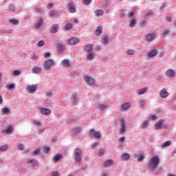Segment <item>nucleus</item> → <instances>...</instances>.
Returning <instances> with one entry per match:
<instances>
[{"label": "nucleus", "instance_id": "nucleus-51", "mask_svg": "<svg viewBox=\"0 0 176 176\" xmlns=\"http://www.w3.org/2000/svg\"><path fill=\"white\" fill-rule=\"evenodd\" d=\"M50 151V147L46 146L44 148V153H49Z\"/></svg>", "mask_w": 176, "mask_h": 176}, {"label": "nucleus", "instance_id": "nucleus-42", "mask_svg": "<svg viewBox=\"0 0 176 176\" xmlns=\"http://www.w3.org/2000/svg\"><path fill=\"white\" fill-rule=\"evenodd\" d=\"M37 46L39 47H42V46H45V41L43 40H41L37 43Z\"/></svg>", "mask_w": 176, "mask_h": 176}, {"label": "nucleus", "instance_id": "nucleus-40", "mask_svg": "<svg viewBox=\"0 0 176 176\" xmlns=\"http://www.w3.org/2000/svg\"><path fill=\"white\" fill-rule=\"evenodd\" d=\"M148 126H149V122L148 121H144V122L141 124L142 129H146Z\"/></svg>", "mask_w": 176, "mask_h": 176}, {"label": "nucleus", "instance_id": "nucleus-14", "mask_svg": "<svg viewBox=\"0 0 176 176\" xmlns=\"http://www.w3.org/2000/svg\"><path fill=\"white\" fill-rule=\"evenodd\" d=\"M157 54V50L156 49H154L147 53V56L148 57H149V58H152V57H155V56H156Z\"/></svg>", "mask_w": 176, "mask_h": 176}, {"label": "nucleus", "instance_id": "nucleus-20", "mask_svg": "<svg viewBox=\"0 0 176 176\" xmlns=\"http://www.w3.org/2000/svg\"><path fill=\"white\" fill-rule=\"evenodd\" d=\"M50 32L52 34H56L58 32V25H53L50 29Z\"/></svg>", "mask_w": 176, "mask_h": 176}, {"label": "nucleus", "instance_id": "nucleus-60", "mask_svg": "<svg viewBox=\"0 0 176 176\" xmlns=\"http://www.w3.org/2000/svg\"><path fill=\"white\" fill-rule=\"evenodd\" d=\"M72 98L74 100V101H76V100H78V96L76 94H73Z\"/></svg>", "mask_w": 176, "mask_h": 176}, {"label": "nucleus", "instance_id": "nucleus-48", "mask_svg": "<svg viewBox=\"0 0 176 176\" xmlns=\"http://www.w3.org/2000/svg\"><path fill=\"white\" fill-rule=\"evenodd\" d=\"M168 34H170V30H168V29L164 30V32L162 33L163 36H166V35H168Z\"/></svg>", "mask_w": 176, "mask_h": 176}, {"label": "nucleus", "instance_id": "nucleus-43", "mask_svg": "<svg viewBox=\"0 0 176 176\" xmlns=\"http://www.w3.org/2000/svg\"><path fill=\"white\" fill-rule=\"evenodd\" d=\"M72 28V23H67L65 26V30H68Z\"/></svg>", "mask_w": 176, "mask_h": 176}, {"label": "nucleus", "instance_id": "nucleus-9", "mask_svg": "<svg viewBox=\"0 0 176 176\" xmlns=\"http://www.w3.org/2000/svg\"><path fill=\"white\" fill-rule=\"evenodd\" d=\"M42 25H43V18H40L34 25V28L36 30H42Z\"/></svg>", "mask_w": 176, "mask_h": 176}, {"label": "nucleus", "instance_id": "nucleus-12", "mask_svg": "<svg viewBox=\"0 0 176 176\" xmlns=\"http://www.w3.org/2000/svg\"><path fill=\"white\" fill-rule=\"evenodd\" d=\"M156 38V34L151 33L148 34L146 38V42H153L154 39Z\"/></svg>", "mask_w": 176, "mask_h": 176}, {"label": "nucleus", "instance_id": "nucleus-64", "mask_svg": "<svg viewBox=\"0 0 176 176\" xmlns=\"http://www.w3.org/2000/svg\"><path fill=\"white\" fill-rule=\"evenodd\" d=\"M151 120H155L156 119V115H153L151 117Z\"/></svg>", "mask_w": 176, "mask_h": 176}, {"label": "nucleus", "instance_id": "nucleus-47", "mask_svg": "<svg viewBox=\"0 0 176 176\" xmlns=\"http://www.w3.org/2000/svg\"><path fill=\"white\" fill-rule=\"evenodd\" d=\"M105 152V150L102 149V148H100L98 152V156H102L104 155Z\"/></svg>", "mask_w": 176, "mask_h": 176}, {"label": "nucleus", "instance_id": "nucleus-35", "mask_svg": "<svg viewBox=\"0 0 176 176\" xmlns=\"http://www.w3.org/2000/svg\"><path fill=\"white\" fill-rule=\"evenodd\" d=\"M9 146L8 144H4L0 146V151L6 152V150L8 149Z\"/></svg>", "mask_w": 176, "mask_h": 176}, {"label": "nucleus", "instance_id": "nucleus-30", "mask_svg": "<svg viewBox=\"0 0 176 176\" xmlns=\"http://www.w3.org/2000/svg\"><path fill=\"white\" fill-rule=\"evenodd\" d=\"M171 145V141L167 140L162 144V149L164 148H166L167 146H170Z\"/></svg>", "mask_w": 176, "mask_h": 176}, {"label": "nucleus", "instance_id": "nucleus-61", "mask_svg": "<svg viewBox=\"0 0 176 176\" xmlns=\"http://www.w3.org/2000/svg\"><path fill=\"white\" fill-rule=\"evenodd\" d=\"M44 57L47 58V57H50V52H46L44 55Z\"/></svg>", "mask_w": 176, "mask_h": 176}, {"label": "nucleus", "instance_id": "nucleus-34", "mask_svg": "<svg viewBox=\"0 0 176 176\" xmlns=\"http://www.w3.org/2000/svg\"><path fill=\"white\" fill-rule=\"evenodd\" d=\"M61 159H63V155L61 154H56L54 157L55 162H58V160H61Z\"/></svg>", "mask_w": 176, "mask_h": 176}, {"label": "nucleus", "instance_id": "nucleus-13", "mask_svg": "<svg viewBox=\"0 0 176 176\" xmlns=\"http://www.w3.org/2000/svg\"><path fill=\"white\" fill-rule=\"evenodd\" d=\"M40 112L42 113V115H44L45 116L47 115H50L52 113V111L49 109H45V108H41L40 109Z\"/></svg>", "mask_w": 176, "mask_h": 176}, {"label": "nucleus", "instance_id": "nucleus-54", "mask_svg": "<svg viewBox=\"0 0 176 176\" xmlns=\"http://www.w3.org/2000/svg\"><path fill=\"white\" fill-rule=\"evenodd\" d=\"M33 124H34V126H41V124H42V123H41V122H39V121H34V122H33Z\"/></svg>", "mask_w": 176, "mask_h": 176}, {"label": "nucleus", "instance_id": "nucleus-11", "mask_svg": "<svg viewBox=\"0 0 176 176\" xmlns=\"http://www.w3.org/2000/svg\"><path fill=\"white\" fill-rule=\"evenodd\" d=\"M160 96L161 98H167V97H168L169 96V94L168 92H167V90H166V89L164 88L160 90Z\"/></svg>", "mask_w": 176, "mask_h": 176}, {"label": "nucleus", "instance_id": "nucleus-7", "mask_svg": "<svg viewBox=\"0 0 176 176\" xmlns=\"http://www.w3.org/2000/svg\"><path fill=\"white\" fill-rule=\"evenodd\" d=\"M80 41L76 37H72L68 40L67 45H70L71 46H75V45H78Z\"/></svg>", "mask_w": 176, "mask_h": 176}, {"label": "nucleus", "instance_id": "nucleus-10", "mask_svg": "<svg viewBox=\"0 0 176 176\" xmlns=\"http://www.w3.org/2000/svg\"><path fill=\"white\" fill-rule=\"evenodd\" d=\"M164 124V120H160L157 124L154 125V129L155 130H159L163 127V125Z\"/></svg>", "mask_w": 176, "mask_h": 176}, {"label": "nucleus", "instance_id": "nucleus-63", "mask_svg": "<svg viewBox=\"0 0 176 176\" xmlns=\"http://www.w3.org/2000/svg\"><path fill=\"white\" fill-rule=\"evenodd\" d=\"M96 146H98V143L96 142L92 144V148H96Z\"/></svg>", "mask_w": 176, "mask_h": 176}, {"label": "nucleus", "instance_id": "nucleus-24", "mask_svg": "<svg viewBox=\"0 0 176 176\" xmlns=\"http://www.w3.org/2000/svg\"><path fill=\"white\" fill-rule=\"evenodd\" d=\"M61 64L64 67H67V68H69V67H71V64H69V60L68 59L62 60Z\"/></svg>", "mask_w": 176, "mask_h": 176}, {"label": "nucleus", "instance_id": "nucleus-17", "mask_svg": "<svg viewBox=\"0 0 176 176\" xmlns=\"http://www.w3.org/2000/svg\"><path fill=\"white\" fill-rule=\"evenodd\" d=\"M27 163H30L31 166L32 167H36V166H38V160H36V159H32V160H28L27 161Z\"/></svg>", "mask_w": 176, "mask_h": 176}, {"label": "nucleus", "instance_id": "nucleus-18", "mask_svg": "<svg viewBox=\"0 0 176 176\" xmlns=\"http://www.w3.org/2000/svg\"><path fill=\"white\" fill-rule=\"evenodd\" d=\"M32 74H41V72H42V68L39 67H34L32 69Z\"/></svg>", "mask_w": 176, "mask_h": 176}, {"label": "nucleus", "instance_id": "nucleus-23", "mask_svg": "<svg viewBox=\"0 0 176 176\" xmlns=\"http://www.w3.org/2000/svg\"><path fill=\"white\" fill-rule=\"evenodd\" d=\"M56 49L58 50V52H64V50H65V47L62 43H58L56 45Z\"/></svg>", "mask_w": 176, "mask_h": 176}, {"label": "nucleus", "instance_id": "nucleus-32", "mask_svg": "<svg viewBox=\"0 0 176 176\" xmlns=\"http://www.w3.org/2000/svg\"><path fill=\"white\" fill-rule=\"evenodd\" d=\"M36 90V86L35 85H30L28 87V93H34Z\"/></svg>", "mask_w": 176, "mask_h": 176}, {"label": "nucleus", "instance_id": "nucleus-37", "mask_svg": "<svg viewBox=\"0 0 176 176\" xmlns=\"http://www.w3.org/2000/svg\"><path fill=\"white\" fill-rule=\"evenodd\" d=\"M102 43H104V46H107L109 40H108V37L107 36H104L102 37Z\"/></svg>", "mask_w": 176, "mask_h": 176}, {"label": "nucleus", "instance_id": "nucleus-33", "mask_svg": "<svg viewBox=\"0 0 176 176\" xmlns=\"http://www.w3.org/2000/svg\"><path fill=\"white\" fill-rule=\"evenodd\" d=\"M135 156L137 157L138 162H141L142 160H144V155L142 154H135Z\"/></svg>", "mask_w": 176, "mask_h": 176}, {"label": "nucleus", "instance_id": "nucleus-62", "mask_svg": "<svg viewBox=\"0 0 176 176\" xmlns=\"http://www.w3.org/2000/svg\"><path fill=\"white\" fill-rule=\"evenodd\" d=\"M133 16H134V12H130L129 13L128 17H133Z\"/></svg>", "mask_w": 176, "mask_h": 176}, {"label": "nucleus", "instance_id": "nucleus-16", "mask_svg": "<svg viewBox=\"0 0 176 176\" xmlns=\"http://www.w3.org/2000/svg\"><path fill=\"white\" fill-rule=\"evenodd\" d=\"M175 75V72L173 69H168L166 72V76H168V78H173Z\"/></svg>", "mask_w": 176, "mask_h": 176}, {"label": "nucleus", "instance_id": "nucleus-39", "mask_svg": "<svg viewBox=\"0 0 176 176\" xmlns=\"http://www.w3.org/2000/svg\"><path fill=\"white\" fill-rule=\"evenodd\" d=\"M9 21L12 25H17V24H19L17 19H10Z\"/></svg>", "mask_w": 176, "mask_h": 176}, {"label": "nucleus", "instance_id": "nucleus-55", "mask_svg": "<svg viewBox=\"0 0 176 176\" xmlns=\"http://www.w3.org/2000/svg\"><path fill=\"white\" fill-rule=\"evenodd\" d=\"M91 0H84V5H90Z\"/></svg>", "mask_w": 176, "mask_h": 176}, {"label": "nucleus", "instance_id": "nucleus-31", "mask_svg": "<svg viewBox=\"0 0 176 176\" xmlns=\"http://www.w3.org/2000/svg\"><path fill=\"white\" fill-rule=\"evenodd\" d=\"M109 107V106L108 104H100L98 107V109H100V111H104V109H107Z\"/></svg>", "mask_w": 176, "mask_h": 176}, {"label": "nucleus", "instance_id": "nucleus-59", "mask_svg": "<svg viewBox=\"0 0 176 176\" xmlns=\"http://www.w3.org/2000/svg\"><path fill=\"white\" fill-rule=\"evenodd\" d=\"M124 140H126L125 137H122V138H119L120 142H124Z\"/></svg>", "mask_w": 176, "mask_h": 176}, {"label": "nucleus", "instance_id": "nucleus-58", "mask_svg": "<svg viewBox=\"0 0 176 176\" xmlns=\"http://www.w3.org/2000/svg\"><path fill=\"white\" fill-rule=\"evenodd\" d=\"M52 176H58V175H60V174L58 173V172L54 171V172H53V173H52Z\"/></svg>", "mask_w": 176, "mask_h": 176}, {"label": "nucleus", "instance_id": "nucleus-4", "mask_svg": "<svg viewBox=\"0 0 176 176\" xmlns=\"http://www.w3.org/2000/svg\"><path fill=\"white\" fill-rule=\"evenodd\" d=\"M89 135L92 138L94 137V138H101V133L100 131H96L94 129H91L89 131L88 133Z\"/></svg>", "mask_w": 176, "mask_h": 176}, {"label": "nucleus", "instance_id": "nucleus-2", "mask_svg": "<svg viewBox=\"0 0 176 176\" xmlns=\"http://www.w3.org/2000/svg\"><path fill=\"white\" fill-rule=\"evenodd\" d=\"M52 65H54V60L53 59H48L43 64V67L45 71H50Z\"/></svg>", "mask_w": 176, "mask_h": 176}, {"label": "nucleus", "instance_id": "nucleus-6", "mask_svg": "<svg viewBox=\"0 0 176 176\" xmlns=\"http://www.w3.org/2000/svg\"><path fill=\"white\" fill-rule=\"evenodd\" d=\"M84 80L88 85L89 86H93L94 85L96 80L94 79L89 76H85L84 77Z\"/></svg>", "mask_w": 176, "mask_h": 176}, {"label": "nucleus", "instance_id": "nucleus-27", "mask_svg": "<svg viewBox=\"0 0 176 176\" xmlns=\"http://www.w3.org/2000/svg\"><path fill=\"white\" fill-rule=\"evenodd\" d=\"M95 15L96 17H100V16L104 15V11L102 10H96L95 11Z\"/></svg>", "mask_w": 176, "mask_h": 176}, {"label": "nucleus", "instance_id": "nucleus-53", "mask_svg": "<svg viewBox=\"0 0 176 176\" xmlns=\"http://www.w3.org/2000/svg\"><path fill=\"white\" fill-rule=\"evenodd\" d=\"M34 155H38V153H41V148H36L33 151Z\"/></svg>", "mask_w": 176, "mask_h": 176}, {"label": "nucleus", "instance_id": "nucleus-52", "mask_svg": "<svg viewBox=\"0 0 176 176\" xmlns=\"http://www.w3.org/2000/svg\"><path fill=\"white\" fill-rule=\"evenodd\" d=\"M151 14H153V12L151 10H148L144 14V16H151Z\"/></svg>", "mask_w": 176, "mask_h": 176}, {"label": "nucleus", "instance_id": "nucleus-29", "mask_svg": "<svg viewBox=\"0 0 176 176\" xmlns=\"http://www.w3.org/2000/svg\"><path fill=\"white\" fill-rule=\"evenodd\" d=\"M130 159V154L125 153L122 154V160H129Z\"/></svg>", "mask_w": 176, "mask_h": 176}, {"label": "nucleus", "instance_id": "nucleus-38", "mask_svg": "<svg viewBox=\"0 0 176 176\" xmlns=\"http://www.w3.org/2000/svg\"><path fill=\"white\" fill-rule=\"evenodd\" d=\"M20 74H21V72H20V70H15L12 72V76H20Z\"/></svg>", "mask_w": 176, "mask_h": 176}, {"label": "nucleus", "instance_id": "nucleus-21", "mask_svg": "<svg viewBox=\"0 0 176 176\" xmlns=\"http://www.w3.org/2000/svg\"><path fill=\"white\" fill-rule=\"evenodd\" d=\"M84 50L85 52H86L87 53H90V52H91V50H93V45L91 44H88L86 45L84 47Z\"/></svg>", "mask_w": 176, "mask_h": 176}, {"label": "nucleus", "instance_id": "nucleus-1", "mask_svg": "<svg viewBox=\"0 0 176 176\" xmlns=\"http://www.w3.org/2000/svg\"><path fill=\"white\" fill-rule=\"evenodd\" d=\"M160 162V159L159 158V156L154 155L152 157L148 164V167L150 171H153V170L157 167V164H159Z\"/></svg>", "mask_w": 176, "mask_h": 176}, {"label": "nucleus", "instance_id": "nucleus-8", "mask_svg": "<svg viewBox=\"0 0 176 176\" xmlns=\"http://www.w3.org/2000/svg\"><path fill=\"white\" fill-rule=\"evenodd\" d=\"M69 12L70 13H76V8H75V5L74 4V1H70L67 6Z\"/></svg>", "mask_w": 176, "mask_h": 176}, {"label": "nucleus", "instance_id": "nucleus-3", "mask_svg": "<svg viewBox=\"0 0 176 176\" xmlns=\"http://www.w3.org/2000/svg\"><path fill=\"white\" fill-rule=\"evenodd\" d=\"M74 155H76V157L74 159L75 162H78V163L82 160V149L76 148L74 149Z\"/></svg>", "mask_w": 176, "mask_h": 176}, {"label": "nucleus", "instance_id": "nucleus-50", "mask_svg": "<svg viewBox=\"0 0 176 176\" xmlns=\"http://www.w3.org/2000/svg\"><path fill=\"white\" fill-rule=\"evenodd\" d=\"M145 107V100H140V108H144Z\"/></svg>", "mask_w": 176, "mask_h": 176}, {"label": "nucleus", "instance_id": "nucleus-36", "mask_svg": "<svg viewBox=\"0 0 176 176\" xmlns=\"http://www.w3.org/2000/svg\"><path fill=\"white\" fill-rule=\"evenodd\" d=\"M87 58L91 61L93 58H94V54L93 52H91L87 55Z\"/></svg>", "mask_w": 176, "mask_h": 176}, {"label": "nucleus", "instance_id": "nucleus-46", "mask_svg": "<svg viewBox=\"0 0 176 176\" xmlns=\"http://www.w3.org/2000/svg\"><path fill=\"white\" fill-rule=\"evenodd\" d=\"M9 112H10V110L9 109V108H8V107L4 108V109L3 111V115H8L9 113Z\"/></svg>", "mask_w": 176, "mask_h": 176}, {"label": "nucleus", "instance_id": "nucleus-25", "mask_svg": "<svg viewBox=\"0 0 176 176\" xmlns=\"http://www.w3.org/2000/svg\"><path fill=\"white\" fill-rule=\"evenodd\" d=\"M146 90H148L147 87H144L143 89H141L137 91V94L138 96H141L142 94H145L146 93Z\"/></svg>", "mask_w": 176, "mask_h": 176}, {"label": "nucleus", "instance_id": "nucleus-49", "mask_svg": "<svg viewBox=\"0 0 176 176\" xmlns=\"http://www.w3.org/2000/svg\"><path fill=\"white\" fill-rule=\"evenodd\" d=\"M18 149L19 151H24V145L23 144H19L18 145Z\"/></svg>", "mask_w": 176, "mask_h": 176}, {"label": "nucleus", "instance_id": "nucleus-44", "mask_svg": "<svg viewBox=\"0 0 176 176\" xmlns=\"http://www.w3.org/2000/svg\"><path fill=\"white\" fill-rule=\"evenodd\" d=\"M14 87H16V85L11 84V85H7L6 89H8V90H12V89H14Z\"/></svg>", "mask_w": 176, "mask_h": 176}, {"label": "nucleus", "instance_id": "nucleus-5", "mask_svg": "<svg viewBox=\"0 0 176 176\" xmlns=\"http://www.w3.org/2000/svg\"><path fill=\"white\" fill-rule=\"evenodd\" d=\"M120 128L118 131V133L120 135H122V134H124V133L126 132V122L124 121V119H122L120 120Z\"/></svg>", "mask_w": 176, "mask_h": 176}, {"label": "nucleus", "instance_id": "nucleus-45", "mask_svg": "<svg viewBox=\"0 0 176 176\" xmlns=\"http://www.w3.org/2000/svg\"><path fill=\"white\" fill-rule=\"evenodd\" d=\"M55 14H57V11L56 10H52L49 12V15L50 16V17H54Z\"/></svg>", "mask_w": 176, "mask_h": 176}, {"label": "nucleus", "instance_id": "nucleus-19", "mask_svg": "<svg viewBox=\"0 0 176 176\" xmlns=\"http://www.w3.org/2000/svg\"><path fill=\"white\" fill-rule=\"evenodd\" d=\"M104 167L108 168L111 167V166H113V160H107L103 164Z\"/></svg>", "mask_w": 176, "mask_h": 176}, {"label": "nucleus", "instance_id": "nucleus-57", "mask_svg": "<svg viewBox=\"0 0 176 176\" xmlns=\"http://www.w3.org/2000/svg\"><path fill=\"white\" fill-rule=\"evenodd\" d=\"M46 96H47V97L50 98V97L53 96V94L52 93V91H48L46 93Z\"/></svg>", "mask_w": 176, "mask_h": 176}, {"label": "nucleus", "instance_id": "nucleus-15", "mask_svg": "<svg viewBox=\"0 0 176 176\" xmlns=\"http://www.w3.org/2000/svg\"><path fill=\"white\" fill-rule=\"evenodd\" d=\"M131 107V104L130 102H126L121 106V110L127 111V109H129Z\"/></svg>", "mask_w": 176, "mask_h": 176}, {"label": "nucleus", "instance_id": "nucleus-56", "mask_svg": "<svg viewBox=\"0 0 176 176\" xmlns=\"http://www.w3.org/2000/svg\"><path fill=\"white\" fill-rule=\"evenodd\" d=\"M74 133H80V128L77 127L74 129Z\"/></svg>", "mask_w": 176, "mask_h": 176}, {"label": "nucleus", "instance_id": "nucleus-41", "mask_svg": "<svg viewBox=\"0 0 176 176\" xmlns=\"http://www.w3.org/2000/svg\"><path fill=\"white\" fill-rule=\"evenodd\" d=\"M135 53V51L133 50H128L126 51V54H128V56H133Z\"/></svg>", "mask_w": 176, "mask_h": 176}, {"label": "nucleus", "instance_id": "nucleus-26", "mask_svg": "<svg viewBox=\"0 0 176 176\" xmlns=\"http://www.w3.org/2000/svg\"><path fill=\"white\" fill-rule=\"evenodd\" d=\"M3 133H6V134H9V133L13 132V126L12 125H9L7 129H4L2 131Z\"/></svg>", "mask_w": 176, "mask_h": 176}, {"label": "nucleus", "instance_id": "nucleus-22", "mask_svg": "<svg viewBox=\"0 0 176 176\" xmlns=\"http://www.w3.org/2000/svg\"><path fill=\"white\" fill-rule=\"evenodd\" d=\"M135 24H137V19H135V17H132L129 23V27L133 28L135 27Z\"/></svg>", "mask_w": 176, "mask_h": 176}, {"label": "nucleus", "instance_id": "nucleus-28", "mask_svg": "<svg viewBox=\"0 0 176 176\" xmlns=\"http://www.w3.org/2000/svg\"><path fill=\"white\" fill-rule=\"evenodd\" d=\"M100 34H102V28L101 26H98L95 31V35L100 36Z\"/></svg>", "mask_w": 176, "mask_h": 176}]
</instances>
